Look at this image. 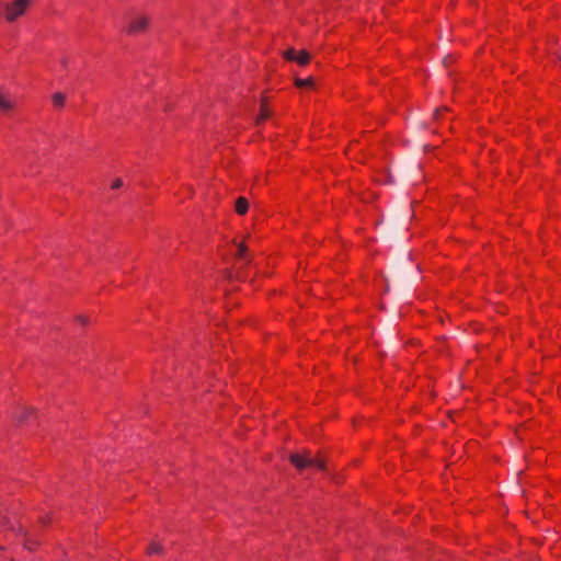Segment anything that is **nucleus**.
<instances>
[{
	"label": "nucleus",
	"mask_w": 561,
	"mask_h": 561,
	"mask_svg": "<svg viewBox=\"0 0 561 561\" xmlns=\"http://www.w3.org/2000/svg\"><path fill=\"white\" fill-rule=\"evenodd\" d=\"M34 0H11L2 8L3 19L8 23H14L21 19L32 5Z\"/></svg>",
	"instance_id": "obj_1"
},
{
	"label": "nucleus",
	"mask_w": 561,
	"mask_h": 561,
	"mask_svg": "<svg viewBox=\"0 0 561 561\" xmlns=\"http://www.w3.org/2000/svg\"><path fill=\"white\" fill-rule=\"evenodd\" d=\"M290 461L298 469L314 468L317 470H323L325 468L323 458L313 457L308 451L291 455Z\"/></svg>",
	"instance_id": "obj_2"
},
{
	"label": "nucleus",
	"mask_w": 561,
	"mask_h": 561,
	"mask_svg": "<svg viewBox=\"0 0 561 561\" xmlns=\"http://www.w3.org/2000/svg\"><path fill=\"white\" fill-rule=\"evenodd\" d=\"M151 23V19L146 13L134 14L128 23L127 32L129 34H139L145 32Z\"/></svg>",
	"instance_id": "obj_3"
},
{
	"label": "nucleus",
	"mask_w": 561,
	"mask_h": 561,
	"mask_svg": "<svg viewBox=\"0 0 561 561\" xmlns=\"http://www.w3.org/2000/svg\"><path fill=\"white\" fill-rule=\"evenodd\" d=\"M16 107V99L4 88H0V112L10 113Z\"/></svg>",
	"instance_id": "obj_4"
},
{
	"label": "nucleus",
	"mask_w": 561,
	"mask_h": 561,
	"mask_svg": "<svg viewBox=\"0 0 561 561\" xmlns=\"http://www.w3.org/2000/svg\"><path fill=\"white\" fill-rule=\"evenodd\" d=\"M284 57L289 61H295L300 66H305L310 61V55L306 50L297 51L293 48L284 53Z\"/></svg>",
	"instance_id": "obj_5"
},
{
	"label": "nucleus",
	"mask_w": 561,
	"mask_h": 561,
	"mask_svg": "<svg viewBox=\"0 0 561 561\" xmlns=\"http://www.w3.org/2000/svg\"><path fill=\"white\" fill-rule=\"evenodd\" d=\"M35 415V409L33 407H30V405H21L16 409L15 413H14V419L22 423V422H26L28 421L30 419H32L33 416Z\"/></svg>",
	"instance_id": "obj_6"
},
{
	"label": "nucleus",
	"mask_w": 561,
	"mask_h": 561,
	"mask_svg": "<svg viewBox=\"0 0 561 561\" xmlns=\"http://www.w3.org/2000/svg\"><path fill=\"white\" fill-rule=\"evenodd\" d=\"M271 115H272V111L267 106L266 101L263 99L262 102H261V105H260V113L257 114V116L255 118L256 124L263 123L264 121L270 118Z\"/></svg>",
	"instance_id": "obj_7"
},
{
	"label": "nucleus",
	"mask_w": 561,
	"mask_h": 561,
	"mask_svg": "<svg viewBox=\"0 0 561 561\" xmlns=\"http://www.w3.org/2000/svg\"><path fill=\"white\" fill-rule=\"evenodd\" d=\"M53 106L56 108H62L66 104V95L62 92H55L51 95Z\"/></svg>",
	"instance_id": "obj_8"
},
{
	"label": "nucleus",
	"mask_w": 561,
	"mask_h": 561,
	"mask_svg": "<svg viewBox=\"0 0 561 561\" xmlns=\"http://www.w3.org/2000/svg\"><path fill=\"white\" fill-rule=\"evenodd\" d=\"M249 209V202L244 197H239L236 202V211L239 215H244Z\"/></svg>",
	"instance_id": "obj_9"
},
{
	"label": "nucleus",
	"mask_w": 561,
	"mask_h": 561,
	"mask_svg": "<svg viewBox=\"0 0 561 561\" xmlns=\"http://www.w3.org/2000/svg\"><path fill=\"white\" fill-rule=\"evenodd\" d=\"M295 84H296V87H298V88H310V89H312V88L314 87V80H313V78H312V77H308V78H306V79H299V78H297V79L295 80Z\"/></svg>",
	"instance_id": "obj_10"
},
{
	"label": "nucleus",
	"mask_w": 561,
	"mask_h": 561,
	"mask_svg": "<svg viewBox=\"0 0 561 561\" xmlns=\"http://www.w3.org/2000/svg\"><path fill=\"white\" fill-rule=\"evenodd\" d=\"M163 551V547L160 542L152 541L148 547L149 554H159Z\"/></svg>",
	"instance_id": "obj_11"
},
{
	"label": "nucleus",
	"mask_w": 561,
	"mask_h": 561,
	"mask_svg": "<svg viewBox=\"0 0 561 561\" xmlns=\"http://www.w3.org/2000/svg\"><path fill=\"white\" fill-rule=\"evenodd\" d=\"M75 322L81 327H85L90 323V317L87 314H77L75 317Z\"/></svg>",
	"instance_id": "obj_12"
},
{
	"label": "nucleus",
	"mask_w": 561,
	"mask_h": 561,
	"mask_svg": "<svg viewBox=\"0 0 561 561\" xmlns=\"http://www.w3.org/2000/svg\"><path fill=\"white\" fill-rule=\"evenodd\" d=\"M122 185H123L122 180H121V179H116V180H114V181L112 182L111 187H112L113 190H117V188H119Z\"/></svg>",
	"instance_id": "obj_13"
},
{
	"label": "nucleus",
	"mask_w": 561,
	"mask_h": 561,
	"mask_svg": "<svg viewBox=\"0 0 561 561\" xmlns=\"http://www.w3.org/2000/svg\"><path fill=\"white\" fill-rule=\"evenodd\" d=\"M244 252H245V247L241 243L239 244V248H238V255L240 257H242L244 255Z\"/></svg>",
	"instance_id": "obj_14"
},
{
	"label": "nucleus",
	"mask_w": 561,
	"mask_h": 561,
	"mask_svg": "<svg viewBox=\"0 0 561 561\" xmlns=\"http://www.w3.org/2000/svg\"><path fill=\"white\" fill-rule=\"evenodd\" d=\"M559 58L561 59V53H560V56H559Z\"/></svg>",
	"instance_id": "obj_15"
}]
</instances>
